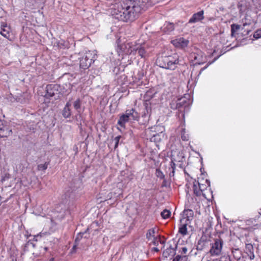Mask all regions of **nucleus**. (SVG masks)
Masks as SVG:
<instances>
[{
  "mask_svg": "<svg viewBox=\"0 0 261 261\" xmlns=\"http://www.w3.org/2000/svg\"><path fill=\"white\" fill-rule=\"evenodd\" d=\"M147 0H126L114 4L110 13L115 19L123 22H132L147 8Z\"/></svg>",
  "mask_w": 261,
  "mask_h": 261,
  "instance_id": "f257e3e1",
  "label": "nucleus"
},
{
  "mask_svg": "<svg viewBox=\"0 0 261 261\" xmlns=\"http://www.w3.org/2000/svg\"><path fill=\"white\" fill-rule=\"evenodd\" d=\"M123 51L128 55H138L143 59L148 58L152 50L149 45L146 43L138 42H128L121 46Z\"/></svg>",
  "mask_w": 261,
  "mask_h": 261,
  "instance_id": "f03ea898",
  "label": "nucleus"
},
{
  "mask_svg": "<svg viewBox=\"0 0 261 261\" xmlns=\"http://www.w3.org/2000/svg\"><path fill=\"white\" fill-rule=\"evenodd\" d=\"M159 65L162 68L174 70L179 64V56L177 54L161 57L157 60Z\"/></svg>",
  "mask_w": 261,
  "mask_h": 261,
  "instance_id": "7ed1b4c3",
  "label": "nucleus"
},
{
  "mask_svg": "<svg viewBox=\"0 0 261 261\" xmlns=\"http://www.w3.org/2000/svg\"><path fill=\"white\" fill-rule=\"evenodd\" d=\"M193 216L194 213L192 210L188 209L184 211L180 220L178 230V232L182 236H186L188 233L187 225L191 223Z\"/></svg>",
  "mask_w": 261,
  "mask_h": 261,
  "instance_id": "20e7f679",
  "label": "nucleus"
},
{
  "mask_svg": "<svg viewBox=\"0 0 261 261\" xmlns=\"http://www.w3.org/2000/svg\"><path fill=\"white\" fill-rule=\"evenodd\" d=\"M224 242L222 239H215L214 242L211 244L209 253L212 256H219L222 254Z\"/></svg>",
  "mask_w": 261,
  "mask_h": 261,
  "instance_id": "39448f33",
  "label": "nucleus"
},
{
  "mask_svg": "<svg viewBox=\"0 0 261 261\" xmlns=\"http://www.w3.org/2000/svg\"><path fill=\"white\" fill-rule=\"evenodd\" d=\"M95 55L93 51L86 52L80 59V67L84 69H88L95 60Z\"/></svg>",
  "mask_w": 261,
  "mask_h": 261,
  "instance_id": "423d86ee",
  "label": "nucleus"
},
{
  "mask_svg": "<svg viewBox=\"0 0 261 261\" xmlns=\"http://www.w3.org/2000/svg\"><path fill=\"white\" fill-rule=\"evenodd\" d=\"M12 134V129L7 122L0 119V138L8 137Z\"/></svg>",
  "mask_w": 261,
  "mask_h": 261,
  "instance_id": "0eeeda50",
  "label": "nucleus"
},
{
  "mask_svg": "<svg viewBox=\"0 0 261 261\" xmlns=\"http://www.w3.org/2000/svg\"><path fill=\"white\" fill-rule=\"evenodd\" d=\"M59 86L56 84H49L46 86V94L45 97L46 98L51 97L59 94Z\"/></svg>",
  "mask_w": 261,
  "mask_h": 261,
  "instance_id": "6e6552de",
  "label": "nucleus"
},
{
  "mask_svg": "<svg viewBox=\"0 0 261 261\" xmlns=\"http://www.w3.org/2000/svg\"><path fill=\"white\" fill-rule=\"evenodd\" d=\"M171 43L176 47L184 49L188 46L189 43V40L184 37H179L173 40Z\"/></svg>",
  "mask_w": 261,
  "mask_h": 261,
  "instance_id": "1a4fd4ad",
  "label": "nucleus"
},
{
  "mask_svg": "<svg viewBox=\"0 0 261 261\" xmlns=\"http://www.w3.org/2000/svg\"><path fill=\"white\" fill-rule=\"evenodd\" d=\"M10 27L4 22H0V34L6 38L10 40Z\"/></svg>",
  "mask_w": 261,
  "mask_h": 261,
  "instance_id": "9d476101",
  "label": "nucleus"
},
{
  "mask_svg": "<svg viewBox=\"0 0 261 261\" xmlns=\"http://www.w3.org/2000/svg\"><path fill=\"white\" fill-rule=\"evenodd\" d=\"M186 104V101L184 98H179L176 101H172L171 105V108L173 109H178L180 110L182 107H185V105Z\"/></svg>",
  "mask_w": 261,
  "mask_h": 261,
  "instance_id": "9b49d317",
  "label": "nucleus"
},
{
  "mask_svg": "<svg viewBox=\"0 0 261 261\" xmlns=\"http://www.w3.org/2000/svg\"><path fill=\"white\" fill-rule=\"evenodd\" d=\"M203 11H200L197 13L194 14L192 17L189 19V23H195L204 19Z\"/></svg>",
  "mask_w": 261,
  "mask_h": 261,
  "instance_id": "f8f14e48",
  "label": "nucleus"
},
{
  "mask_svg": "<svg viewBox=\"0 0 261 261\" xmlns=\"http://www.w3.org/2000/svg\"><path fill=\"white\" fill-rule=\"evenodd\" d=\"M125 115L128 116V118L129 120H138L139 118V115L135 110L133 108L127 110L125 113Z\"/></svg>",
  "mask_w": 261,
  "mask_h": 261,
  "instance_id": "ddd939ff",
  "label": "nucleus"
},
{
  "mask_svg": "<svg viewBox=\"0 0 261 261\" xmlns=\"http://www.w3.org/2000/svg\"><path fill=\"white\" fill-rule=\"evenodd\" d=\"M70 106L71 104L69 102H68L66 103L64 108L62 115L63 117L65 118H69L71 115V110L70 109Z\"/></svg>",
  "mask_w": 261,
  "mask_h": 261,
  "instance_id": "4468645a",
  "label": "nucleus"
},
{
  "mask_svg": "<svg viewBox=\"0 0 261 261\" xmlns=\"http://www.w3.org/2000/svg\"><path fill=\"white\" fill-rule=\"evenodd\" d=\"M198 186H199V190H197L196 185H194V192L197 196H200L202 193V191L204 190V189H206V186L203 184H201L200 183L198 182Z\"/></svg>",
  "mask_w": 261,
  "mask_h": 261,
  "instance_id": "2eb2a0df",
  "label": "nucleus"
},
{
  "mask_svg": "<svg viewBox=\"0 0 261 261\" xmlns=\"http://www.w3.org/2000/svg\"><path fill=\"white\" fill-rule=\"evenodd\" d=\"M82 100L80 98L76 99L73 102V106L75 110L77 111L78 113H81L82 112Z\"/></svg>",
  "mask_w": 261,
  "mask_h": 261,
  "instance_id": "dca6fc26",
  "label": "nucleus"
},
{
  "mask_svg": "<svg viewBox=\"0 0 261 261\" xmlns=\"http://www.w3.org/2000/svg\"><path fill=\"white\" fill-rule=\"evenodd\" d=\"M128 121H129V119L128 118V116L124 114L120 117L118 121V124L121 127H124L125 124Z\"/></svg>",
  "mask_w": 261,
  "mask_h": 261,
  "instance_id": "f3484780",
  "label": "nucleus"
},
{
  "mask_svg": "<svg viewBox=\"0 0 261 261\" xmlns=\"http://www.w3.org/2000/svg\"><path fill=\"white\" fill-rule=\"evenodd\" d=\"M174 30V25L173 23L166 22L163 30L166 33H170Z\"/></svg>",
  "mask_w": 261,
  "mask_h": 261,
  "instance_id": "a211bd4d",
  "label": "nucleus"
},
{
  "mask_svg": "<svg viewBox=\"0 0 261 261\" xmlns=\"http://www.w3.org/2000/svg\"><path fill=\"white\" fill-rule=\"evenodd\" d=\"M173 254H174V250L171 247L167 248L163 252V256L165 258H167Z\"/></svg>",
  "mask_w": 261,
  "mask_h": 261,
  "instance_id": "6ab92c4d",
  "label": "nucleus"
},
{
  "mask_svg": "<svg viewBox=\"0 0 261 261\" xmlns=\"http://www.w3.org/2000/svg\"><path fill=\"white\" fill-rule=\"evenodd\" d=\"M195 61H196V63H198L199 64H200L201 63H202L204 61V57H203V56L201 55V54L200 53V54H193V56Z\"/></svg>",
  "mask_w": 261,
  "mask_h": 261,
  "instance_id": "aec40b11",
  "label": "nucleus"
},
{
  "mask_svg": "<svg viewBox=\"0 0 261 261\" xmlns=\"http://www.w3.org/2000/svg\"><path fill=\"white\" fill-rule=\"evenodd\" d=\"M180 138L184 141H187L189 139V135L187 133L185 128H182L180 132Z\"/></svg>",
  "mask_w": 261,
  "mask_h": 261,
  "instance_id": "412c9836",
  "label": "nucleus"
},
{
  "mask_svg": "<svg viewBox=\"0 0 261 261\" xmlns=\"http://www.w3.org/2000/svg\"><path fill=\"white\" fill-rule=\"evenodd\" d=\"M155 232V229L152 228L148 230L146 233V238L148 240H151L152 238H154V234Z\"/></svg>",
  "mask_w": 261,
  "mask_h": 261,
  "instance_id": "4be33fe9",
  "label": "nucleus"
},
{
  "mask_svg": "<svg viewBox=\"0 0 261 261\" xmlns=\"http://www.w3.org/2000/svg\"><path fill=\"white\" fill-rule=\"evenodd\" d=\"M241 26L237 24H232L231 25V35L234 36V34L238 31L240 29Z\"/></svg>",
  "mask_w": 261,
  "mask_h": 261,
  "instance_id": "5701e85b",
  "label": "nucleus"
},
{
  "mask_svg": "<svg viewBox=\"0 0 261 261\" xmlns=\"http://www.w3.org/2000/svg\"><path fill=\"white\" fill-rule=\"evenodd\" d=\"M162 217L165 219L169 218L171 215V212L167 210H164L161 214Z\"/></svg>",
  "mask_w": 261,
  "mask_h": 261,
  "instance_id": "b1692460",
  "label": "nucleus"
},
{
  "mask_svg": "<svg viewBox=\"0 0 261 261\" xmlns=\"http://www.w3.org/2000/svg\"><path fill=\"white\" fill-rule=\"evenodd\" d=\"M155 175L157 177L160 178V179H164L165 177L164 173L159 168H157L156 169Z\"/></svg>",
  "mask_w": 261,
  "mask_h": 261,
  "instance_id": "393cba45",
  "label": "nucleus"
},
{
  "mask_svg": "<svg viewBox=\"0 0 261 261\" xmlns=\"http://www.w3.org/2000/svg\"><path fill=\"white\" fill-rule=\"evenodd\" d=\"M48 165V163L45 162L44 164H39L38 165V170H45Z\"/></svg>",
  "mask_w": 261,
  "mask_h": 261,
  "instance_id": "a878e982",
  "label": "nucleus"
},
{
  "mask_svg": "<svg viewBox=\"0 0 261 261\" xmlns=\"http://www.w3.org/2000/svg\"><path fill=\"white\" fill-rule=\"evenodd\" d=\"M170 166L171 168L172 169V172L170 173V176H174L175 169V164L172 161L170 162Z\"/></svg>",
  "mask_w": 261,
  "mask_h": 261,
  "instance_id": "bb28decb",
  "label": "nucleus"
},
{
  "mask_svg": "<svg viewBox=\"0 0 261 261\" xmlns=\"http://www.w3.org/2000/svg\"><path fill=\"white\" fill-rule=\"evenodd\" d=\"M253 37L255 39H258L261 37V29L256 30L254 32L253 34Z\"/></svg>",
  "mask_w": 261,
  "mask_h": 261,
  "instance_id": "cd10ccee",
  "label": "nucleus"
},
{
  "mask_svg": "<svg viewBox=\"0 0 261 261\" xmlns=\"http://www.w3.org/2000/svg\"><path fill=\"white\" fill-rule=\"evenodd\" d=\"M120 138H121L120 136H117L115 138V139H114L115 148H116L118 147Z\"/></svg>",
  "mask_w": 261,
  "mask_h": 261,
  "instance_id": "c85d7f7f",
  "label": "nucleus"
},
{
  "mask_svg": "<svg viewBox=\"0 0 261 261\" xmlns=\"http://www.w3.org/2000/svg\"><path fill=\"white\" fill-rule=\"evenodd\" d=\"M248 256L250 259H253L254 258V255L253 251L251 250H249V253L248 254Z\"/></svg>",
  "mask_w": 261,
  "mask_h": 261,
  "instance_id": "c756f323",
  "label": "nucleus"
},
{
  "mask_svg": "<svg viewBox=\"0 0 261 261\" xmlns=\"http://www.w3.org/2000/svg\"><path fill=\"white\" fill-rule=\"evenodd\" d=\"M183 257L181 255H177L175 258H174L173 261H180V260Z\"/></svg>",
  "mask_w": 261,
  "mask_h": 261,
  "instance_id": "7c9ffc66",
  "label": "nucleus"
},
{
  "mask_svg": "<svg viewBox=\"0 0 261 261\" xmlns=\"http://www.w3.org/2000/svg\"><path fill=\"white\" fill-rule=\"evenodd\" d=\"M187 248L186 247H183L181 248V254H186L187 252Z\"/></svg>",
  "mask_w": 261,
  "mask_h": 261,
  "instance_id": "2f4dec72",
  "label": "nucleus"
},
{
  "mask_svg": "<svg viewBox=\"0 0 261 261\" xmlns=\"http://www.w3.org/2000/svg\"><path fill=\"white\" fill-rule=\"evenodd\" d=\"M220 261H230V260L228 257H222Z\"/></svg>",
  "mask_w": 261,
  "mask_h": 261,
  "instance_id": "473e14b6",
  "label": "nucleus"
},
{
  "mask_svg": "<svg viewBox=\"0 0 261 261\" xmlns=\"http://www.w3.org/2000/svg\"><path fill=\"white\" fill-rule=\"evenodd\" d=\"M44 233H40V234H38L37 236H35L34 240L35 241H37L36 238L40 236V237H42L43 234H44Z\"/></svg>",
  "mask_w": 261,
  "mask_h": 261,
  "instance_id": "72a5a7b5",
  "label": "nucleus"
},
{
  "mask_svg": "<svg viewBox=\"0 0 261 261\" xmlns=\"http://www.w3.org/2000/svg\"><path fill=\"white\" fill-rule=\"evenodd\" d=\"M238 251H239V249H234V250H233L232 251V253L233 254H234V253H236V252H238Z\"/></svg>",
  "mask_w": 261,
  "mask_h": 261,
  "instance_id": "f704fd0d",
  "label": "nucleus"
},
{
  "mask_svg": "<svg viewBox=\"0 0 261 261\" xmlns=\"http://www.w3.org/2000/svg\"><path fill=\"white\" fill-rule=\"evenodd\" d=\"M158 135H153V137L151 138V139H154L155 140V137H158Z\"/></svg>",
  "mask_w": 261,
  "mask_h": 261,
  "instance_id": "c9c22d12",
  "label": "nucleus"
},
{
  "mask_svg": "<svg viewBox=\"0 0 261 261\" xmlns=\"http://www.w3.org/2000/svg\"><path fill=\"white\" fill-rule=\"evenodd\" d=\"M48 261H55V259L54 258L52 257L51 258H50Z\"/></svg>",
  "mask_w": 261,
  "mask_h": 261,
  "instance_id": "e433bc0d",
  "label": "nucleus"
},
{
  "mask_svg": "<svg viewBox=\"0 0 261 261\" xmlns=\"http://www.w3.org/2000/svg\"><path fill=\"white\" fill-rule=\"evenodd\" d=\"M154 250H155V251H156V252H158V251H159V250L157 248H154Z\"/></svg>",
  "mask_w": 261,
  "mask_h": 261,
  "instance_id": "4c0bfd02",
  "label": "nucleus"
},
{
  "mask_svg": "<svg viewBox=\"0 0 261 261\" xmlns=\"http://www.w3.org/2000/svg\"><path fill=\"white\" fill-rule=\"evenodd\" d=\"M44 250H45V251H47V247H45V248H44Z\"/></svg>",
  "mask_w": 261,
  "mask_h": 261,
  "instance_id": "58836bf2",
  "label": "nucleus"
},
{
  "mask_svg": "<svg viewBox=\"0 0 261 261\" xmlns=\"http://www.w3.org/2000/svg\"><path fill=\"white\" fill-rule=\"evenodd\" d=\"M205 182H207V185H209V184H210V183H209V182H208V181H207V180H205Z\"/></svg>",
  "mask_w": 261,
  "mask_h": 261,
  "instance_id": "ea45409f",
  "label": "nucleus"
}]
</instances>
